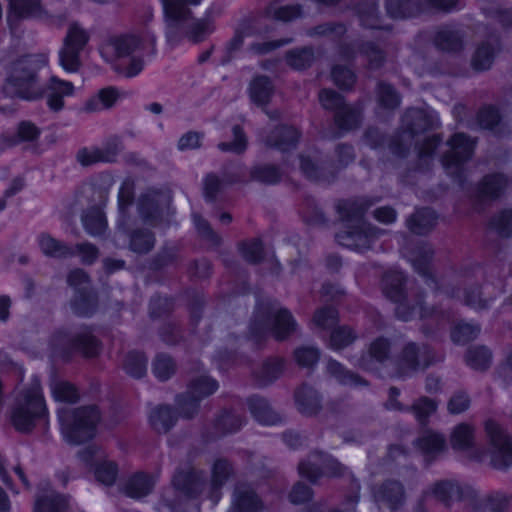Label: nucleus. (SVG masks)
I'll return each instance as SVG.
<instances>
[{"label": "nucleus", "mask_w": 512, "mask_h": 512, "mask_svg": "<svg viewBox=\"0 0 512 512\" xmlns=\"http://www.w3.org/2000/svg\"><path fill=\"white\" fill-rule=\"evenodd\" d=\"M337 321V312L333 308L319 310L314 317L315 324L323 329L333 328Z\"/></svg>", "instance_id": "nucleus-46"}, {"label": "nucleus", "mask_w": 512, "mask_h": 512, "mask_svg": "<svg viewBox=\"0 0 512 512\" xmlns=\"http://www.w3.org/2000/svg\"><path fill=\"white\" fill-rule=\"evenodd\" d=\"M58 420L63 438L72 444H80L95 435L99 411L95 407L71 409L61 407Z\"/></svg>", "instance_id": "nucleus-7"}, {"label": "nucleus", "mask_w": 512, "mask_h": 512, "mask_svg": "<svg viewBox=\"0 0 512 512\" xmlns=\"http://www.w3.org/2000/svg\"><path fill=\"white\" fill-rule=\"evenodd\" d=\"M118 153V146L106 144L102 147L85 148L78 152L77 159L84 165H92L99 162H112Z\"/></svg>", "instance_id": "nucleus-17"}, {"label": "nucleus", "mask_w": 512, "mask_h": 512, "mask_svg": "<svg viewBox=\"0 0 512 512\" xmlns=\"http://www.w3.org/2000/svg\"><path fill=\"white\" fill-rule=\"evenodd\" d=\"M432 493L445 503L457 500L461 497L462 491L458 483L454 481H441L434 485Z\"/></svg>", "instance_id": "nucleus-30"}, {"label": "nucleus", "mask_w": 512, "mask_h": 512, "mask_svg": "<svg viewBox=\"0 0 512 512\" xmlns=\"http://www.w3.org/2000/svg\"><path fill=\"white\" fill-rule=\"evenodd\" d=\"M168 202V196L152 192L139 200L138 209L143 220L149 224H157L158 218L162 220V204Z\"/></svg>", "instance_id": "nucleus-16"}, {"label": "nucleus", "mask_w": 512, "mask_h": 512, "mask_svg": "<svg viewBox=\"0 0 512 512\" xmlns=\"http://www.w3.org/2000/svg\"><path fill=\"white\" fill-rule=\"evenodd\" d=\"M250 410L254 417L261 423L271 424L267 418L266 414L269 412L266 406V403L261 399L253 400L250 404Z\"/></svg>", "instance_id": "nucleus-63"}, {"label": "nucleus", "mask_w": 512, "mask_h": 512, "mask_svg": "<svg viewBox=\"0 0 512 512\" xmlns=\"http://www.w3.org/2000/svg\"><path fill=\"white\" fill-rule=\"evenodd\" d=\"M80 459L85 467L94 474L97 481L104 485L114 483L117 476V467L115 463L108 460L103 449L90 445L80 453Z\"/></svg>", "instance_id": "nucleus-10"}, {"label": "nucleus", "mask_w": 512, "mask_h": 512, "mask_svg": "<svg viewBox=\"0 0 512 512\" xmlns=\"http://www.w3.org/2000/svg\"><path fill=\"white\" fill-rule=\"evenodd\" d=\"M436 222V215L431 209L418 210L408 221L409 229L415 234H423Z\"/></svg>", "instance_id": "nucleus-27"}, {"label": "nucleus", "mask_w": 512, "mask_h": 512, "mask_svg": "<svg viewBox=\"0 0 512 512\" xmlns=\"http://www.w3.org/2000/svg\"><path fill=\"white\" fill-rule=\"evenodd\" d=\"M403 497L402 486L398 482H390L386 484L382 491L377 495V501L387 502L391 508H395L399 504Z\"/></svg>", "instance_id": "nucleus-33"}, {"label": "nucleus", "mask_w": 512, "mask_h": 512, "mask_svg": "<svg viewBox=\"0 0 512 512\" xmlns=\"http://www.w3.org/2000/svg\"><path fill=\"white\" fill-rule=\"evenodd\" d=\"M354 337V333L350 328L338 327L332 330L330 345L334 349H340L351 343Z\"/></svg>", "instance_id": "nucleus-39"}, {"label": "nucleus", "mask_w": 512, "mask_h": 512, "mask_svg": "<svg viewBox=\"0 0 512 512\" xmlns=\"http://www.w3.org/2000/svg\"><path fill=\"white\" fill-rule=\"evenodd\" d=\"M252 176L254 179L266 183H274L280 178L278 169L269 165L256 167L252 172Z\"/></svg>", "instance_id": "nucleus-47"}, {"label": "nucleus", "mask_w": 512, "mask_h": 512, "mask_svg": "<svg viewBox=\"0 0 512 512\" xmlns=\"http://www.w3.org/2000/svg\"><path fill=\"white\" fill-rule=\"evenodd\" d=\"M425 120V113L419 109H412L405 115L404 122L411 133H415L417 128L422 126Z\"/></svg>", "instance_id": "nucleus-54"}, {"label": "nucleus", "mask_w": 512, "mask_h": 512, "mask_svg": "<svg viewBox=\"0 0 512 512\" xmlns=\"http://www.w3.org/2000/svg\"><path fill=\"white\" fill-rule=\"evenodd\" d=\"M147 368V360L144 355L140 352H131L127 355L124 369L128 374L133 377L140 378L142 377Z\"/></svg>", "instance_id": "nucleus-34"}, {"label": "nucleus", "mask_w": 512, "mask_h": 512, "mask_svg": "<svg viewBox=\"0 0 512 512\" xmlns=\"http://www.w3.org/2000/svg\"><path fill=\"white\" fill-rule=\"evenodd\" d=\"M175 414L168 406H156L149 415V422L157 432L168 431L175 422Z\"/></svg>", "instance_id": "nucleus-22"}, {"label": "nucleus", "mask_w": 512, "mask_h": 512, "mask_svg": "<svg viewBox=\"0 0 512 512\" xmlns=\"http://www.w3.org/2000/svg\"><path fill=\"white\" fill-rule=\"evenodd\" d=\"M319 353L313 347H302L295 351V358L302 366H311L318 359Z\"/></svg>", "instance_id": "nucleus-52"}, {"label": "nucleus", "mask_w": 512, "mask_h": 512, "mask_svg": "<svg viewBox=\"0 0 512 512\" xmlns=\"http://www.w3.org/2000/svg\"><path fill=\"white\" fill-rule=\"evenodd\" d=\"M243 256L250 262H258L263 253V246L259 240L244 243L242 246Z\"/></svg>", "instance_id": "nucleus-49"}, {"label": "nucleus", "mask_w": 512, "mask_h": 512, "mask_svg": "<svg viewBox=\"0 0 512 512\" xmlns=\"http://www.w3.org/2000/svg\"><path fill=\"white\" fill-rule=\"evenodd\" d=\"M10 3V15L8 17L9 22L13 16L17 17H40L41 7L39 0H9Z\"/></svg>", "instance_id": "nucleus-26"}, {"label": "nucleus", "mask_w": 512, "mask_h": 512, "mask_svg": "<svg viewBox=\"0 0 512 512\" xmlns=\"http://www.w3.org/2000/svg\"><path fill=\"white\" fill-rule=\"evenodd\" d=\"M310 497L311 490L307 485L303 483H297L289 494V499L294 504L303 503L309 500Z\"/></svg>", "instance_id": "nucleus-55"}, {"label": "nucleus", "mask_w": 512, "mask_h": 512, "mask_svg": "<svg viewBox=\"0 0 512 512\" xmlns=\"http://www.w3.org/2000/svg\"><path fill=\"white\" fill-rule=\"evenodd\" d=\"M50 389L56 402L73 403L78 399L76 388L66 381L55 379L51 382Z\"/></svg>", "instance_id": "nucleus-29"}, {"label": "nucleus", "mask_w": 512, "mask_h": 512, "mask_svg": "<svg viewBox=\"0 0 512 512\" xmlns=\"http://www.w3.org/2000/svg\"><path fill=\"white\" fill-rule=\"evenodd\" d=\"M89 41V33L74 23L68 28L62 48L59 50V64L69 73L80 67V53Z\"/></svg>", "instance_id": "nucleus-9"}, {"label": "nucleus", "mask_w": 512, "mask_h": 512, "mask_svg": "<svg viewBox=\"0 0 512 512\" xmlns=\"http://www.w3.org/2000/svg\"><path fill=\"white\" fill-rule=\"evenodd\" d=\"M154 244L153 236L146 231L136 232L131 238V248L136 252H147Z\"/></svg>", "instance_id": "nucleus-42"}, {"label": "nucleus", "mask_w": 512, "mask_h": 512, "mask_svg": "<svg viewBox=\"0 0 512 512\" xmlns=\"http://www.w3.org/2000/svg\"><path fill=\"white\" fill-rule=\"evenodd\" d=\"M388 350V343L384 339H378L371 344L369 357L371 360H375L377 362H382L386 357V353Z\"/></svg>", "instance_id": "nucleus-62"}, {"label": "nucleus", "mask_w": 512, "mask_h": 512, "mask_svg": "<svg viewBox=\"0 0 512 512\" xmlns=\"http://www.w3.org/2000/svg\"><path fill=\"white\" fill-rule=\"evenodd\" d=\"M203 0H160L166 24V34L172 40L175 34L184 33L194 42L203 40L214 30L211 18L205 17L186 27V21L191 15V9Z\"/></svg>", "instance_id": "nucleus-4"}, {"label": "nucleus", "mask_w": 512, "mask_h": 512, "mask_svg": "<svg viewBox=\"0 0 512 512\" xmlns=\"http://www.w3.org/2000/svg\"><path fill=\"white\" fill-rule=\"evenodd\" d=\"M174 371V364L172 359L166 355H159L154 364L153 372L160 380L168 379Z\"/></svg>", "instance_id": "nucleus-40"}, {"label": "nucleus", "mask_w": 512, "mask_h": 512, "mask_svg": "<svg viewBox=\"0 0 512 512\" xmlns=\"http://www.w3.org/2000/svg\"><path fill=\"white\" fill-rule=\"evenodd\" d=\"M494 48L489 44H483L480 46L472 60V65L477 70L488 69L493 61Z\"/></svg>", "instance_id": "nucleus-36"}, {"label": "nucleus", "mask_w": 512, "mask_h": 512, "mask_svg": "<svg viewBox=\"0 0 512 512\" xmlns=\"http://www.w3.org/2000/svg\"><path fill=\"white\" fill-rule=\"evenodd\" d=\"M69 505V500L65 496L48 490L37 498L34 512H66Z\"/></svg>", "instance_id": "nucleus-19"}, {"label": "nucleus", "mask_w": 512, "mask_h": 512, "mask_svg": "<svg viewBox=\"0 0 512 512\" xmlns=\"http://www.w3.org/2000/svg\"><path fill=\"white\" fill-rule=\"evenodd\" d=\"M229 474V464L224 460H217L213 465L212 478L209 483L203 484L200 476L189 468L174 475L172 486L179 502L193 498L199 492L215 505L221 498V488Z\"/></svg>", "instance_id": "nucleus-5"}, {"label": "nucleus", "mask_w": 512, "mask_h": 512, "mask_svg": "<svg viewBox=\"0 0 512 512\" xmlns=\"http://www.w3.org/2000/svg\"><path fill=\"white\" fill-rule=\"evenodd\" d=\"M76 349L81 350L87 356H93L98 351V342L90 334L85 333L74 344Z\"/></svg>", "instance_id": "nucleus-48"}, {"label": "nucleus", "mask_w": 512, "mask_h": 512, "mask_svg": "<svg viewBox=\"0 0 512 512\" xmlns=\"http://www.w3.org/2000/svg\"><path fill=\"white\" fill-rule=\"evenodd\" d=\"M301 14V9L297 5H288L277 8L273 15L278 20L289 21Z\"/></svg>", "instance_id": "nucleus-60"}, {"label": "nucleus", "mask_w": 512, "mask_h": 512, "mask_svg": "<svg viewBox=\"0 0 512 512\" xmlns=\"http://www.w3.org/2000/svg\"><path fill=\"white\" fill-rule=\"evenodd\" d=\"M312 56L310 49L294 50L287 55V63L293 68L302 69L311 62Z\"/></svg>", "instance_id": "nucleus-41"}, {"label": "nucleus", "mask_w": 512, "mask_h": 512, "mask_svg": "<svg viewBox=\"0 0 512 512\" xmlns=\"http://www.w3.org/2000/svg\"><path fill=\"white\" fill-rule=\"evenodd\" d=\"M340 215L345 230L337 234L338 242L357 251L368 249L379 231L364 225L362 221L363 210L354 204L349 205V207L345 205L340 207Z\"/></svg>", "instance_id": "nucleus-8"}, {"label": "nucleus", "mask_w": 512, "mask_h": 512, "mask_svg": "<svg viewBox=\"0 0 512 512\" xmlns=\"http://www.w3.org/2000/svg\"><path fill=\"white\" fill-rule=\"evenodd\" d=\"M436 409V404L426 398L420 399L417 403L414 405V411L416 414V417L423 421L429 414L434 412Z\"/></svg>", "instance_id": "nucleus-59"}, {"label": "nucleus", "mask_w": 512, "mask_h": 512, "mask_svg": "<svg viewBox=\"0 0 512 512\" xmlns=\"http://www.w3.org/2000/svg\"><path fill=\"white\" fill-rule=\"evenodd\" d=\"M68 283L75 290L83 294L88 286V279L82 270H75L70 273Z\"/></svg>", "instance_id": "nucleus-57"}, {"label": "nucleus", "mask_w": 512, "mask_h": 512, "mask_svg": "<svg viewBox=\"0 0 512 512\" xmlns=\"http://www.w3.org/2000/svg\"><path fill=\"white\" fill-rule=\"evenodd\" d=\"M234 141L232 143H221L220 149L232 152H241L246 148V138L239 127L233 128Z\"/></svg>", "instance_id": "nucleus-50"}, {"label": "nucleus", "mask_w": 512, "mask_h": 512, "mask_svg": "<svg viewBox=\"0 0 512 512\" xmlns=\"http://www.w3.org/2000/svg\"><path fill=\"white\" fill-rule=\"evenodd\" d=\"M277 133L281 136V139L273 142L270 141L269 144L282 150H285L286 146L295 143L299 137L298 131L293 127H281Z\"/></svg>", "instance_id": "nucleus-45"}, {"label": "nucleus", "mask_w": 512, "mask_h": 512, "mask_svg": "<svg viewBox=\"0 0 512 512\" xmlns=\"http://www.w3.org/2000/svg\"><path fill=\"white\" fill-rule=\"evenodd\" d=\"M379 97L381 104L387 108H394L400 102L397 93L389 85L380 86Z\"/></svg>", "instance_id": "nucleus-53"}, {"label": "nucleus", "mask_w": 512, "mask_h": 512, "mask_svg": "<svg viewBox=\"0 0 512 512\" xmlns=\"http://www.w3.org/2000/svg\"><path fill=\"white\" fill-rule=\"evenodd\" d=\"M500 116L498 110L494 107H487L480 111L478 120L481 127L486 129L493 128L499 122Z\"/></svg>", "instance_id": "nucleus-51"}, {"label": "nucleus", "mask_w": 512, "mask_h": 512, "mask_svg": "<svg viewBox=\"0 0 512 512\" xmlns=\"http://www.w3.org/2000/svg\"><path fill=\"white\" fill-rule=\"evenodd\" d=\"M492 226L503 236L512 235V210H505L494 218Z\"/></svg>", "instance_id": "nucleus-43"}, {"label": "nucleus", "mask_w": 512, "mask_h": 512, "mask_svg": "<svg viewBox=\"0 0 512 512\" xmlns=\"http://www.w3.org/2000/svg\"><path fill=\"white\" fill-rule=\"evenodd\" d=\"M11 420L19 431H30L38 423L47 421V407L40 379L31 377L28 384L17 386L14 391Z\"/></svg>", "instance_id": "nucleus-3"}, {"label": "nucleus", "mask_w": 512, "mask_h": 512, "mask_svg": "<svg viewBox=\"0 0 512 512\" xmlns=\"http://www.w3.org/2000/svg\"><path fill=\"white\" fill-rule=\"evenodd\" d=\"M507 185V179L500 174L490 175L483 179L478 187L479 197L494 199L498 197Z\"/></svg>", "instance_id": "nucleus-23"}, {"label": "nucleus", "mask_w": 512, "mask_h": 512, "mask_svg": "<svg viewBox=\"0 0 512 512\" xmlns=\"http://www.w3.org/2000/svg\"><path fill=\"white\" fill-rule=\"evenodd\" d=\"M479 333V327L472 323L458 324L452 332V339L455 343H465L474 339Z\"/></svg>", "instance_id": "nucleus-37"}, {"label": "nucleus", "mask_w": 512, "mask_h": 512, "mask_svg": "<svg viewBox=\"0 0 512 512\" xmlns=\"http://www.w3.org/2000/svg\"><path fill=\"white\" fill-rule=\"evenodd\" d=\"M83 225L91 235H100L106 228V218L100 208H93L83 216Z\"/></svg>", "instance_id": "nucleus-31"}, {"label": "nucleus", "mask_w": 512, "mask_h": 512, "mask_svg": "<svg viewBox=\"0 0 512 512\" xmlns=\"http://www.w3.org/2000/svg\"><path fill=\"white\" fill-rule=\"evenodd\" d=\"M448 151L443 158V164L446 168L453 166L459 167L462 162L472 156L475 143L464 134H455L447 143Z\"/></svg>", "instance_id": "nucleus-14"}, {"label": "nucleus", "mask_w": 512, "mask_h": 512, "mask_svg": "<svg viewBox=\"0 0 512 512\" xmlns=\"http://www.w3.org/2000/svg\"><path fill=\"white\" fill-rule=\"evenodd\" d=\"M261 503L251 489L238 488L232 501L231 512H258Z\"/></svg>", "instance_id": "nucleus-20"}, {"label": "nucleus", "mask_w": 512, "mask_h": 512, "mask_svg": "<svg viewBox=\"0 0 512 512\" xmlns=\"http://www.w3.org/2000/svg\"><path fill=\"white\" fill-rule=\"evenodd\" d=\"M218 388L215 380L206 375H201L195 379L190 387L188 395L178 400V405L185 417H191L197 410L199 401L212 393Z\"/></svg>", "instance_id": "nucleus-12"}, {"label": "nucleus", "mask_w": 512, "mask_h": 512, "mask_svg": "<svg viewBox=\"0 0 512 512\" xmlns=\"http://www.w3.org/2000/svg\"><path fill=\"white\" fill-rule=\"evenodd\" d=\"M469 406V399L465 393L455 394L449 401L448 409L451 413L457 414L465 411Z\"/></svg>", "instance_id": "nucleus-61"}, {"label": "nucleus", "mask_w": 512, "mask_h": 512, "mask_svg": "<svg viewBox=\"0 0 512 512\" xmlns=\"http://www.w3.org/2000/svg\"><path fill=\"white\" fill-rule=\"evenodd\" d=\"M74 86L72 83L52 77L47 91V103L50 109L58 111L63 108L64 98L72 96Z\"/></svg>", "instance_id": "nucleus-18"}, {"label": "nucleus", "mask_w": 512, "mask_h": 512, "mask_svg": "<svg viewBox=\"0 0 512 512\" xmlns=\"http://www.w3.org/2000/svg\"><path fill=\"white\" fill-rule=\"evenodd\" d=\"M118 97L117 89L113 87L103 88L87 101L86 110L95 112L107 109L117 101Z\"/></svg>", "instance_id": "nucleus-25"}, {"label": "nucleus", "mask_w": 512, "mask_h": 512, "mask_svg": "<svg viewBox=\"0 0 512 512\" xmlns=\"http://www.w3.org/2000/svg\"><path fill=\"white\" fill-rule=\"evenodd\" d=\"M491 354L485 347H477L469 351L468 363L475 369H484L490 363Z\"/></svg>", "instance_id": "nucleus-38"}, {"label": "nucleus", "mask_w": 512, "mask_h": 512, "mask_svg": "<svg viewBox=\"0 0 512 512\" xmlns=\"http://www.w3.org/2000/svg\"><path fill=\"white\" fill-rule=\"evenodd\" d=\"M296 401L304 413H312L317 408V398L313 395L312 391H307V401L304 399L303 392H298L296 394Z\"/></svg>", "instance_id": "nucleus-58"}, {"label": "nucleus", "mask_w": 512, "mask_h": 512, "mask_svg": "<svg viewBox=\"0 0 512 512\" xmlns=\"http://www.w3.org/2000/svg\"><path fill=\"white\" fill-rule=\"evenodd\" d=\"M155 482V477L144 473H138L127 483L126 493L132 498H141L150 492Z\"/></svg>", "instance_id": "nucleus-24"}, {"label": "nucleus", "mask_w": 512, "mask_h": 512, "mask_svg": "<svg viewBox=\"0 0 512 512\" xmlns=\"http://www.w3.org/2000/svg\"><path fill=\"white\" fill-rule=\"evenodd\" d=\"M320 102L325 109L335 110V120L341 129L349 130L356 126L359 120L358 111L345 105L340 94L332 90H322Z\"/></svg>", "instance_id": "nucleus-11"}, {"label": "nucleus", "mask_w": 512, "mask_h": 512, "mask_svg": "<svg viewBox=\"0 0 512 512\" xmlns=\"http://www.w3.org/2000/svg\"><path fill=\"white\" fill-rule=\"evenodd\" d=\"M485 430L489 438V449L478 452L474 449V428L468 424L457 425L451 432L450 443L457 451L468 452L469 456L483 461L489 459L496 468L512 466V439L493 421H487Z\"/></svg>", "instance_id": "nucleus-1"}, {"label": "nucleus", "mask_w": 512, "mask_h": 512, "mask_svg": "<svg viewBox=\"0 0 512 512\" xmlns=\"http://www.w3.org/2000/svg\"><path fill=\"white\" fill-rule=\"evenodd\" d=\"M48 63L45 54L26 56L17 61L11 68L5 85V93L26 100H33L43 93L37 79L36 72Z\"/></svg>", "instance_id": "nucleus-6"}, {"label": "nucleus", "mask_w": 512, "mask_h": 512, "mask_svg": "<svg viewBox=\"0 0 512 512\" xmlns=\"http://www.w3.org/2000/svg\"><path fill=\"white\" fill-rule=\"evenodd\" d=\"M332 78L341 88H350L355 81L354 73L349 68L340 66L333 68Z\"/></svg>", "instance_id": "nucleus-44"}, {"label": "nucleus", "mask_w": 512, "mask_h": 512, "mask_svg": "<svg viewBox=\"0 0 512 512\" xmlns=\"http://www.w3.org/2000/svg\"><path fill=\"white\" fill-rule=\"evenodd\" d=\"M341 465L326 454H313L309 460L299 465V473L309 481H316L321 475L336 476L341 473Z\"/></svg>", "instance_id": "nucleus-13"}, {"label": "nucleus", "mask_w": 512, "mask_h": 512, "mask_svg": "<svg viewBox=\"0 0 512 512\" xmlns=\"http://www.w3.org/2000/svg\"><path fill=\"white\" fill-rule=\"evenodd\" d=\"M261 326L271 330L277 338H284L294 330L295 322L286 309L272 306L267 310Z\"/></svg>", "instance_id": "nucleus-15"}, {"label": "nucleus", "mask_w": 512, "mask_h": 512, "mask_svg": "<svg viewBox=\"0 0 512 512\" xmlns=\"http://www.w3.org/2000/svg\"><path fill=\"white\" fill-rule=\"evenodd\" d=\"M404 276L399 271L388 273L383 279L384 291L388 297L398 301L403 290Z\"/></svg>", "instance_id": "nucleus-32"}, {"label": "nucleus", "mask_w": 512, "mask_h": 512, "mask_svg": "<svg viewBox=\"0 0 512 512\" xmlns=\"http://www.w3.org/2000/svg\"><path fill=\"white\" fill-rule=\"evenodd\" d=\"M418 446L427 456H434L445 447V439L442 435L432 431H425L418 439Z\"/></svg>", "instance_id": "nucleus-28"}, {"label": "nucleus", "mask_w": 512, "mask_h": 512, "mask_svg": "<svg viewBox=\"0 0 512 512\" xmlns=\"http://www.w3.org/2000/svg\"><path fill=\"white\" fill-rule=\"evenodd\" d=\"M156 39L150 30H143L137 34L123 35L107 40L100 48L102 58L113 62L120 58H129L125 75L134 77L138 75L146 60L156 52Z\"/></svg>", "instance_id": "nucleus-2"}, {"label": "nucleus", "mask_w": 512, "mask_h": 512, "mask_svg": "<svg viewBox=\"0 0 512 512\" xmlns=\"http://www.w3.org/2000/svg\"><path fill=\"white\" fill-rule=\"evenodd\" d=\"M39 131L35 125L30 122H22L18 127V140L31 141L35 139Z\"/></svg>", "instance_id": "nucleus-64"}, {"label": "nucleus", "mask_w": 512, "mask_h": 512, "mask_svg": "<svg viewBox=\"0 0 512 512\" xmlns=\"http://www.w3.org/2000/svg\"><path fill=\"white\" fill-rule=\"evenodd\" d=\"M273 92V86L267 77H255L249 86V96L253 103L263 106L268 103Z\"/></svg>", "instance_id": "nucleus-21"}, {"label": "nucleus", "mask_w": 512, "mask_h": 512, "mask_svg": "<svg viewBox=\"0 0 512 512\" xmlns=\"http://www.w3.org/2000/svg\"><path fill=\"white\" fill-rule=\"evenodd\" d=\"M417 356L418 348L414 344L406 347L403 356V364L407 366V369L406 371L402 372V374H406L409 371H414L418 368L419 363L417 361Z\"/></svg>", "instance_id": "nucleus-56"}, {"label": "nucleus", "mask_w": 512, "mask_h": 512, "mask_svg": "<svg viewBox=\"0 0 512 512\" xmlns=\"http://www.w3.org/2000/svg\"><path fill=\"white\" fill-rule=\"evenodd\" d=\"M41 251L48 256L61 257L67 254L68 249L49 235L43 234L38 239Z\"/></svg>", "instance_id": "nucleus-35"}]
</instances>
